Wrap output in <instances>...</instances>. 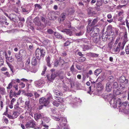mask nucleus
<instances>
[{
  "mask_svg": "<svg viewBox=\"0 0 129 129\" xmlns=\"http://www.w3.org/2000/svg\"><path fill=\"white\" fill-rule=\"evenodd\" d=\"M34 22L35 24V27L37 30L42 29L46 26V22H44V24L41 23L39 18L38 17H36L34 19Z\"/></svg>",
  "mask_w": 129,
  "mask_h": 129,
  "instance_id": "nucleus-1",
  "label": "nucleus"
},
{
  "mask_svg": "<svg viewBox=\"0 0 129 129\" xmlns=\"http://www.w3.org/2000/svg\"><path fill=\"white\" fill-rule=\"evenodd\" d=\"M50 98L49 97L45 98L42 97L39 100L40 104L45 106L48 105L49 103Z\"/></svg>",
  "mask_w": 129,
  "mask_h": 129,
  "instance_id": "nucleus-2",
  "label": "nucleus"
},
{
  "mask_svg": "<svg viewBox=\"0 0 129 129\" xmlns=\"http://www.w3.org/2000/svg\"><path fill=\"white\" fill-rule=\"evenodd\" d=\"M121 43L120 42L118 45H113L112 47V51L115 52H119L120 49L123 50L122 49V45L121 46Z\"/></svg>",
  "mask_w": 129,
  "mask_h": 129,
  "instance_id": "nucleus-3",
  "label": "nucleus"
},
{
  "mask_svg": "<svg viewBox=\"0 0 129 129\" xmlns=\"http://www.w3.org/2000/svg\"><path fill=\"white\" fill-rule=\"evenodd\" d=\"M35 126V122L33 120H29L25 124L26 128L34 127Z\"/></svg>",
  "mask_w": 129,
  "mask_h": 129,
  "instance_id": "nucleus-4",
  "label": "nucleus"
},
{
  "mask_svg": "<svg viewBox=\"0 0 129 129\" xmlns=\"http://www.w3.org/2000/svg\"><path fill=\"white\" fill-rule=\"evenodd\" d=\"M9 18L11 21L14 22L17 21V20L19 19V17L16 14L13 13L10 14L9 16Z\"/></svg>",
  "mask_w": 129,
  "mask_h": 129,
  "instance_id": "nucleus-5",
  "label": "nucleus"
},
{
  "mask_svg": "<svg viewBox=\"0 0 129 129\" xmlns=\"http://www.w3.org/2000/svg\"><path fill=\"white\" fill-rule=\"evenodd\" d=\"M113 106L114 108H116L117 106V104L118 106L120 105L121 104V102H120V99H118L117 100L116 99H113Z\"/></svg>",
  "mask_w": 129,
  "mask_h": 129,
  "instance_id": "nucleus-6",
  "label": "nucleus"
},
{
  "mask_svg": "<svg viewBox=\"0 0 129 129\" xmlns=\"http://www.w3.org/2000/svg\"><path fill=\"white\" fill-rule=\"evenodd\" d=\"M40 49L39 48H37L35 52L36 56L37 58L39 60H40L42 57V54H40Z\"/></svg>",
  "mask_w": 129,
  "mask_h": 129,
  "instance_id": "nucleus-7",
  "label": "nucleus"
},
{
  "mask_svg": "<svg viewBox=\"0 0 129 129\" xmlns=\"http://www.w3.org/2000/svg\"><path fill=\"white\" fill-rule=\"evenodd\" d=\"M121 102V104L118 106L120 108L119 109L120 110H124L125 109L126 107L128 104V102L127 101H126L122 103Z\"/></svg>",
  "mask_w": 129,
  "mask_h": 129,
  "instance_id": "nucleus-8",
  "label": "nucleus"
},
{
  "mask_svg": "<svg viewBox=\"0 0 129 129\" xmlns=\"http://www.w3.org/2000/svg\"><path fill=\"white\" fill-rule=\"evenodd\" d=\"M99 20V19L98 18H96L93 20L91 24H90V23L91 22L92 20H89L88 22V25L91 26H93L95 25Z\"/></svg>",
  "mask_w": 129,
  "mask_h": 129,
  "instance_id": "nucleus-9",
  "label": "nucleus"
},
{
  "mask_svg": "<svg viewBox=\"0 0 129 129\" xmlns=\"http://www.w3.org/2000/svg\"><path fill=\"white\" fill-rule=\"evenodd\" d=\"M30 60L29 58L27 59L25 63V69L28 71L29 70L31 69L30 64Z\"/></svg>",
  "mask_w": 129,
  "mask_h": 129,
  "instance_id": "nucleus-10",
  "label": "nucleus"
},
{
  "mask_svg": "<svg viewBox=\"0 0 129 129\" xmlns=\"http://www.w3.org/2000/svg\"><path fill=\"white\" fill-rule=\"evenodd\" d=\"M61 122L60 124V126L62 127L65 126L66 125L67 123V120L66 118H60Z\"/></svg>",
  "mask_w": 129,
  "mask_h": 129,
  "instance_id": "nucleus-11",
  "label": "nucleus"
},
{
  "mask_svg": "<svg viewBox=\"0 0 129 129\" xmlns=\"http://www.w3.org/2000/svg\"><path fill=\"white\" fill-rule=\"evenodd\" d=\"M111 84L110 82H108L106 84V90L108 92H109L111 91L112 87Z\"/></svg>",
  "mask_w": 129,
  "mask_h": 129,
  "instance_id": "nucleus-12",
  "label": "nucleus"
},
{
  "mask_svg": "<svg viewBox=\"0 0 129 129\" xmlns=\"http://www.w3.org/2000/svg\"><path fill=\"white\" fill-rule=\"evenodd\" d=\"M57 76V73L56 72H54L53 73H52V74L51 75L50 77H47L48 79L50 81H53L55 77Z\"/></svg>",
  "mask_w": 129,
  "mask_h": 129,
  "instance_id": "nucleus-13",
  "label": "nucleus"
},
{
  "mask_svg": "<svg viewBox=\"0 0 129 129\" xmlns=\"http://www.w3.org/2000/svg\"><path fill=\"white\" fill-rule=\"evenodd\" d=\"M62 31L65 33L67 35H68L70 36H71L73 35L72 31L69 29H66L64 30L63 31Z\"/></svg>",
  "mask_w": 129,
  "mask_h": 129,
  "instance_id": "nucleus-14",
  "label": "nucleus"
},
{
  "mask_svg": "<svg viewBox=\"0 0 129 129\" xmlns=\"http://www.w3.org/2000/svg\"><path fill=\"white\" fill-rule=\"evenodd\" d=\"M53 92L54 94L58 96H61L63 95V94L58 91L54 89L53 90Z\"/></svg>",
  "mask_w": 129,
  "mask_h": 129,
  "instance_id": "nucleus-15",
  "label": "nucleus"
},
{
  "mask_svg": "<svg viewBox=\"0 0 129 129\" xmlns=\"http://www.w3.org/2000/svg\"><path fill=\"white\" fill-rule=\"evenodd\" d=\"M54 14L53 13H49L48 15V17L49 19L51 20H55L54 15Z\"/></svg>",
  "mask_w": 129,
  "mask_h": 129,
  "instance_id": "nucleus-16",
  "label": "nucleus"
},
{
  "mask_svg": "<svg viewBox=\"0 0 129 129\" xmlns=\"http://www.w3.org/2000/svg\"><path fill=\"white\" fill-rule=\"evenodd\" d=\"M100 31V29L99 28H95L94 29V31L91 30H90V35L91 37H92L93 36V34H95V31H96L97 32H99Z\"/></svg>",
  "mask_w": 129,
  "mask_h": 129,
  "instance_id": "nucleus-17",
  "label": "nucleus"
},
{
  "mask_svg": "<svg viewBox=\"0 0 129 129\" xmlns=\"http://www.w3.org/2000/svg\"><path fill=\"white\" fill-rule=\"evenodd\" d=\"M6 59L7 60L11 62H12L14 61V59L13 57H8L7 54H5Z\"/></svg>",
  "mask_w": 129,
  "mask_h": 129,
  "instance_id": "nucleus-18",
  "label": "nucleus"
},
{
  "mask_svg": "<svg viewBox=\"0 0 129 129\" xmlns=\"http://www.w3.org/2000/svg\"><path fill=\"white\" fill-rule=\"evenodd\" d=\"M42 115L41 114H34V117L35 120H37L38 119L41 118Z\"/></svg>",
  "mask_w": 129,
  "mask_h": 129,
  "instance_id": "nucleus-19",
  "label": "nucleus"
},
{
  "mask_svg": "<svg viewBox=\"0 0 129 129\" xmlns=\"http://www.w3.org/2000/svg\"><path fill=\"white\" fill-rule=\"evenodd\" d=\"M128 38H123V41L122 42L121 45H122V49H123L124 46L126 43L128 41Z\"/></svg>",
  "mask_w": 129,
  "mask_h": 129,
  "instance_id": "nucleus-20",
  "label": "nucleus"
},
{
  "mask_svg": "<svg viewBox=\"0 0 129 129\" xmlns=\"http://www.w3.org/2000/svg\"><path fill=\"white\" fill-rule=\"evenodd\" d=\"M54 35L55 37L57 38L61 39L62 38V36L59 33L55 32L54 33Z\"/></svg>",
  "mask_w": 129,
  "mask_h": 129,
  "instance_id": "nucleus-21",
  "label": "nucleus"
},
{
  "mask_svg": "<svg viewBox=\"0 0 129 129\" xmlns=\"http://www.w3.org/2000/svg\"><path fill=\"white\" fill-rule=\"evenodd\" d=\"M102 72V70L101 69H98L96 70L94 72V74L96 76H98L99 74Z\"/></svg>",
  "mask_w": 129,
  "mask_h": 129,
  "instance_id": "nucleus-22",
  "label": "nucleus"
},
{
  "mask_svg": "<svg viewBox=\"0 0 129 129\" xmlns=\"http://www.w3.org/2000/svg\"><path fill=\"white\" fill-rule=\"evenodd\" d=\"M31 63L32 65L35 66L37 64V59L35 57H33L31 60Z\"/></svg>",
  "mask_w": 129,
  "mask_h": 129,
  "instance_id": "nucleus-23",
  "label": "nucleus"
},
{
  "mask_svg": "<svg viewBox=\"0 0 129 129\" xmlns=\"http://www.w3.org/2000/svg\"><path fill=\"white\" fill-rule=\"evenodd\" d=\"M16 93L15 92H13L12 90H11L9 93L10 96L12 98L13 96H15L16 95Z\"/></svg>",
  "mask_w": 129,
  "mask_h": 129,
  "instance_id": "nucleus-24",
  "label": "nucleus"
},
{
  "mask_svg": "<svg viewBox=\"0 0 129 129\" xmlns=\"http://www.w3.org/2000/svg\"><path fill=\"white\" fill-rule=\"evenodd\" d=\"M15 56L18 61H19L21 60L22 57L19 54H16L15 55Z\"/></svg>",
  "mask_w": 129,
  "mask_h": 129,
  "instance_id": "nucleus-25",
  "label": "nucleus"
},
{
  "mask_svg": "<svg viewBox=\"0 0 129 129\" xmlns=\"http://www.w3.org/2000/svg\"><path fill=\"white\" fill-rule=\"evenodd\" d=\"M35 82L36 85L37 87H39L42 84L43 81L42 80H38L36 81Z\"/></svg>",
  "mask_w": 129,
  "mask_h": 129,
  "instance_id": "nucleus-26",
  "label": "nucleus"
},
{
  "mask_svg": "<svg viewBox=\"0 0 129 129\" xmlns=\"http://www.w3.org/2000/svg\"><path fill=\"white\" fill-rule=\"evenodd\" d=\"M53 105L55 106L58 107L60 104V103L58 102L57 101L54 100L52 102Z\"/></svg>",
  "mask_w": 129,
  "mask_h": 129,
  "instance_id": "nucleus-27",
  "label": "nucleus"
},
{
  "mask_svg": "<svg viewBox=\"0 0 129 129\" xmlns=\"http://www.w3.org/2000/svg\"><path fill=\"white\" fill-rule=\"evenodd\" d=\"M84 32L83 31H80L79 32H75V35L77 36H80L82 35Z\"/></svg>",
  "mask_w": 129,
  "mask_h": 129,
  "instance_id": "nucleus-28",
  "label": "nucleus"
},
{
  "mask_svg": "<svg viewBox=\"0 0 129 129\" xmlns=\"http://www.w3.org/2000/svg\"><path fill=\"white\" fill-rule=\"evenodd\" d=\"M19 54L22 57V56H25L26 55V51L23 50H21L19 52Z\"/></svg>",
  "mask_w": 129,
  "mask_h": 129,
  "instance_id": "nucleus-29",
  "label": "nucleus"
},
{
  "mask_svg": "<svg viewBox=\"0 0 129 129\" xmlns=\"http://www.w3.org/2000/svg\"><path fill=\"white\" fill-rule=\"evenodd\" d=\"M19 114V113L18 112H14L13 113V114L12 115L13 116V119L15 118L18 116Z\"/></svg>",
  "mask_w": 129,
  "mask_h": 129,
  "instance_id": "nucleus-30",
  "label": "nucleus"
},
{
  "mask_svg": "<svg viewBox=\"0 0 129 129\" xmlns=\"http://www.w3.org/2000/svg\"><path fill=\"white\" fill-rule=\"evenodd\" d=\"M82 48L83 51H85L87 50L88 49L90 48V47L87 45H84L82 46Z\"/></svg>",
  "mask_w": 129,
  "mask_h": 129,
  "instance_id": "nucleus-31",
  "label": "nucleus"
},
{
  "mask_svg": "<svg viewBox=\"0 0 129 129\" xmlns=\"http://www.w3.org/2000/svg\"><path fill=\"white\" fill-rule=\"evenodd\" d=\"M40 50V54H42V57H43L45 55V51L44 49H42L41 48Z\"/></svg>",
  "mask_w": 129,
  "mask_h": 129,
  "instance_id": "nucleus-32",
  "label": "nucleus"
},
{
  "mask_svg": "<svg viewBox=\"0 0 129 129\" xmlns=\"http://www.w3.org/2000/svg\"><path fill=\"white\" fill-rule=\"evenodd\" d=\"M66 14L64 13H62L60 16L61 21H63L65 18L66 17Z\"/></svg>",
  "mask_w": 129,
  "mask_h": 129,
  "instance_id": "nucleus-33",
  "label": "nucleus"
},
{
  "mask_svg": "<svg viewBox=\"0 0 129 129\" xmlns=\"http://www.w3.org/2000/svg\"><path fill=\"white\" fill-rule=\"evenodd\" d=\"M93 40L94 43H96L99 41V37H97V36H94L93 38Z\"/></svg>",
  "mask_w": 129,
  "mask_h": 129,
  "instance_id": "nucleus-34",
  "label": "nucleus"
},
{
  "mask_svg": "<svg viewBox=\"0 0 129 129\" xmlns=\"http://www.w3.org/2000/svg\"><path fill=\"white\" fill-rule=\"evenodd\" d=\"M103 4L102 1H97L96 4V6H102Z\"/></svg>",
  "mask_w": 129,
  "mask_h": 129,
  "instance_id": "nucleus-35",
  "label": "nucleus"
},
{
  "mask_svg": "<svg viewBox=\"0 0 129 129\" xmlns=\"http://www.w3.org/2000/svg\"><path fill=\"white\" fill-rule=\"evenodd\" d=\"M15 83L14 82L12 81L8 84V86L7 87V89H10L12 87V84Z\"/></svg>",
  "mask_w": 129,
  "mask_h": 129,
  "instance_id": "nucleus-36",
  "label": "nucleus"
},
{
  "mask_svg": "<svg viewBox=\"0 0 129 129\" xmlns=\"http://www.w3.org/2000/svg\"><path fill=\"white\" fill-rule=\"evenodd\" d=\"M125 78L124 76H121L119 78L120 82H124L125 80Z\"/></svg>",
  "mask_w": 129,
  "mask_h": 129,
  "instance_id": "nucleus-37",
  "label": "nucleus"
},
{
  "mask_svg": "<svg viewBox=\"0 0 129 129\" xmlns=\"http://www.w3.org/2000/svg\"><path fill=\"white\" fill-rule=\"evenodd\" d=\"M25 95L27 96L28 98L29 97H34V95L33 94L31 93H25Z\"/></svg>",
  "mask_w": 129,
  "mask_h": 129,
  "instance_id": "nucleus-38",
  "label": "nucleus"
},
{
  "mask_svg": "<svg viewBox=\"0 0 129 129\" xmlns=\"http://www.w3.org/2000/svg\"><path fill=\"white\" fill-rule=\"evenodd\" d=\"M108 79L109 81L108 82H110L111 83L114 81V78L112 76H110L108 77Z\"/></svg>",
  "mask_w": 129,
  "mask_h": 129,
  "instance_id": "nucleus-39",
  "label": "nucleus"
},
{
  "mask_svg": "<svg viewBox=\"0 0 129 129\" xmlns=\"http://www.w3.org/2000/svg\"><path fill=\"white\" fill-rule=\"evenodd\" d=\"M79 61L80 62H83L85 60L86 58L85 57L81 56L79 58Z\"/></svg>",
  "mask_w": 129,
  "mask_h": 129,
  "instance_id": "nucleus-40",
  "label": "nucleus"
},
{
  "mask_svg": "<svg viewBox=\"0 0 129 129\" xmlns=\"http://www.w3.org/2000/svg\"><path fill=\"white\" fill-rule=\"evenodd\" d=\"M126 53L127 54H129V44L126 46L125 48Z\"/></svg>",
  "mask_w": 129,
  "mask_h": 129,
  "instance_id": "nucleus-41",
  "label": "nucleus"
},
{
  "mask_svg": "<svg viewBox=\"0 0 129 129\" xmlns=\"http://www.w3.org/2000/svg\"><path fill=\"white\" fill-rule=\"evenodd\" d=\"M120 38L119 37H117L114 45H118L119 42H120Z\"/></svg>",
  "mask_w": 129,
  "mask_h": 129,
  "instance_id": "nucleus-42",
  "label": "nucleus"
},
{
  "mask_svg": "<svg viewBox=\"0 0 129 129\" xmlns=\"http://www.w3.org/2000/svg\"><path fill=\"white\" fill-rule=\"evenodd\" d=\"M25 107H27L29 108L30 107L29 106V101H26L25 102Z\"/></svg>",
  "mask_w": 129,
  "mask_h": 129,
  "instance_id": "nucleus-43",
  "label": "nucleus"
},
{
  "mask_svg": "<svg viewBox=\"0 0 129 129\" xmlns=\"http://www.w3.org/2000/svg\"><path fill=\"white\" fill-rule=\"evenodd\" d=\"M114 95L112 94H110L108 96V98L111 100V101H112V100L114 98Z\"/></svg>",
  "mask_w": 129,
  "mask_h": 129,
  "instance_id": "nucleus-44",
  "label": "nucleus"
},
{
  "mask_svg": "<svg viewBox=\"0 0 129 129\" xmlns=\"http://www.w3.org/2000/svg\"><path fill=\"white\" fill-rule=\"evenodd\" d=\"M90 55L92 57H96L98 56V54L93 53H90Z\"/></svg>",
  "mask_w": 129,
  "mask_h": 129,
  "instance_id": "nucleus-45",
  "label": "nucleus"
},
{
  "mask_svg": "<svg viewBox=\"0 0 129 129\" xmlns=\"http://www.w3.org/2000/svg\"><path fill=\"white\" fill-rule=\"evenodd\" d=\"M60 118H61L60 117L59 118L57 117H54L53 116L52 117V118L54 119V120L56 121H59L60 120Z\"/></svg>",
  "mask_w": 129,
  "mask_h": 129,
  "instance_id": "nucleus-46",
  "label": "nucleus"
},
{
  "mask_svg": "<svg viewBox=\"0 0 129 129\" xmlns=\"http://www.w3.org/2000/svg\"><path fill=\"white\" fill-rule=\"evenodd\" d=\"M108 35H105V34H103L102 36H103V37L105 38L104 39L103 41H106L107 39L108 38Z\"/></svg>",
  "mask_w": 129,
  "mask_h": 129,
  "instance_id": "nucleus-47",
  "label": "nucleus"
},
{
  "mask_svg": "<svg viewBox=\"0 0 129 129\" xmlns=\"http://www.w3.org/2000/svg\"><path fill=\"white\" fill-rule=\"evenodd\" d=\"M3 63V60L2 58L0 56V66L2 65Z\"/></svg>",
  "mask_w": 129,
  "mask_h": 129,
  "instance_id": "nucleus-48",
  "label": "nucleus"
},
{
  "mask_svg": "<svg viewBox=\"0 0 129 129\" xmlns=\"http://www.w3.org/2000/svg\"><path fill=\"white\" fill-rule=\"evenodd\" d=\"M70 70L72 73H73L75 71V70L74 68V65H73L70 68Z\"/></svg>",
  "mask_w": 129,
  "mask_h": 129,
  "instance_id": "nucleus-49",
  "label": "nucleus"
},
{
  "mask_svg": "<svg viewBox=\"0 0 129 129\" xmlns=\"http://www.w3.org/2000/svg\"><path fill=\"white\" fill-rule=\"evenodd\" d=\"M118 87V84L116 82H114L113 84V87L115 88H116Z\"/></svg>",
  "mask_w": 129,
  "mask_h": 129,
  "instance_id": "nucleus-50",
  "label": "nucleus"
},
{
  "mask_svg": "<svg viewBox=\"0 0 129 129\" xmlns=\"http://www.w3.org/2000/svg\"><path fill=\"white\" fill-rule=\"evenodd\" d=\"M47 69V67L46 66H44V69L43 71L42 72V73H41V74L42 75H44L45 73V72L46 71Z\"/></svg>",
  "mask_w": 129,
  "mask_h": 129,
  "instance_id": "nucleus-51",
  "label": "nucleus"
},
{
  "mask_svg": "<svg viewBox=\"0 0 129 129\" xmlns=\"http://www.w3.org/2000/svg\"><path fill=\"white\" fill-rule=\"evenodd\" d=\"M70 43L68 41H67L64 43V46H67L70 45Z\"/></svg>",
  "mask_w": 129,
  "mask_h": 129,
  "instance_id": "nucleus-52",
  "label": "nucleus"
},
{
  "mask_svg": "<svg viewBox=\"0 0 129 129\" xmlns=\"http://www.w3.org/2000/svg\"><path fill=\"white\" fill-rule=\"evenodd\" d=\"M35 5V7H37L38 9H41L42 8V7L39 4H37Z\"/></svg>",
  "mask_w": 129,
  "mask_h": 129,
  "instance_id": "nucleus-53",
  "label": "nucleus"
},
{
  "mask_svg": "<svg viewBox=\"0 0 129 129\" xmlns=\"http://www.w3.org/2000/svg\"><path fill=\"white\" fill-rule=\"evenodd\" d=\"M47 32L49 34H52L53 33V31L52 29H48Z\"/></svg>",
  "mask_w": 129,
  "mask_h": 129,
  "instance_id": "nucleus-54",
  "label": "nucleus"
},
{
  "mask_svg": "<svg viewBox=\"0 0 129 129\" xmlns=\"http://www.w3.org/2000/svg\"><path fill=\"white\" fill-rule=\"evenodd\" d=\"M56 98H58L57 100V101L59 103H61L62 101V99L61 98V97H56Z\"/></svg>",
  "mask_w": 129,
  "mask_h": 129,
  "instance_id": "nucleus-55",
  "label": "nucleus"
},
{
  "mask_svg": "<svg viewBox=\"0 0 129 129\" xmlns=\"http://www.w3.org/2000/svg\"><path fill=\"white\" fill-rule=\"evenodd\" d=\"M19 85L21 86L22 88H24L25 86V84L23 82H21L20 84Z\"/></svg>",
  "mask_w": 129,
  "mask_h": 129,
  "instance_id": "nucleus-56",
  "label": "nucleus"
},
{
  "mask_svg": "<svg viewBox=\"0 0 129 129\" xmlns=\"http://www.w3.org/2000/svg\"><path fill=\"white\" fill-rule=\"evenodd\" d=\"M3 73L7 77H9L10 76V75L8 72H6L5 73Z\"/></svg>",
  "mask_w": 129,
  "mask_h": 129,
  "instance_id": "nucleus-57",
  "label": "nucleus"
},
{
  "mask_svg": "<svg viewBox=\"0 0 129 129\" xmlns=\"http://www.w3.org/2000/svg\"><path fill=\"white\" fill-rule=\"evenodd\" d=\"M7 69L6 67H3L1 69V71H7Z\"/></svg>",
  "mask_w": 129,
  "mask_h": 129,
  "instance_id": "nucleus-58",
  "label": "nucleus"
},
{
  "mask_svg": "<svg viewBox=\"0 0 129 129\" xmlns=\"http://www.w3.org/2000/svg\"><path fill=\"white\" fill-rule=\"evenodd\" d=\"M98 88L100 87L101 89H102L103 88V86L102 85V84L101 83H98V84L97 86Z\"/></svg>",
  "mask_w": 129,
  "mask_h": 129,
  "instance_id": "nucleus-59",
  "label": "nucleus"
},
{
  "mask_svg": "<svg viewBox=\"0 0 129 129\" xmlns=\"http://www.w3.org/2000/svg\"><path fill=\"white\" fill-rule=\"evenodd\" d=\"M121 93L120 91L118 90H116L115 91V94L116 95H118L120 94Z\"/></svg>",
  "mask_w": 129,
  "mask_h": 129,
  "instance_id": "nucleus-60",
  "label": "nucleus"
},
{
  "mask_svg": "<svg viewBox=\"0 0 129 129\" xmlns=\"http://www.w3.org/2000/svg\"><path fill=\"white\" fill-rule=\"evenodd\" d=\"M16 101V99L14 98H13L11 101L10 104L13 105L14 103Z\"/></svg>",
  "mask_w": 129,
  "mask_h": 129,
  "instance_id": "nucleus-61",
  "label": "nucleus"
},
{
  "mask_svg": "<svg viewBox=\"0 0 129 129\" xmlns=\"http://www.w3.org/2000/svg\"><path fill=\"white\" fill-rule=\"evenodd\" d=\"M122 2L125 4H127L129 2V0H122Z\"/></svg>",
  "mask_w": 129,
  "mask_h": 129,
  "instance_id": "nucleus-62",
  "label": "nucleus"
},
{
  "mask_svg": "<svg viewBox=\"0 0 129 129\" xmlns=\"http://www.w3.org/2000/svg\"><path fill=\"white\" fill-rule=\"evenodd\" d=\"M123 11L119 12L118 14V17L123 16Z\"/></svg>",
  "mask_w": 129,
  "mask_h": 129,
  "instance_id": "nucleus-63",
  "label": "nucleus"
},
{
  "mask_svg": "<svg viewBox=\"0 0 129 129\" xmlns=\"http://www.w3.org/2000/svg\"><path fill=\"white\" fill-rule=\"evenodd\" d=\"M5 21V20L3 18H0V22L1 23H4Z\"/></svg>",
  "mask_w": 129,
  "mask_h": 129,
  "instance_id": "nucleus-64",
  "label": "nucleus"
}]
</instances>
